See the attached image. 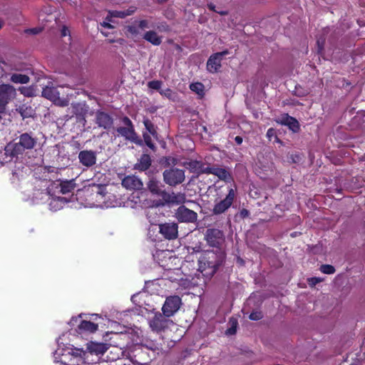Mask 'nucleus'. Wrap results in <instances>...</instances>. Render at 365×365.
<instances>
[{
	"mask_svg": "<svg viewBox=\"0 0 365 365\" xmlns=\"http://www.w3.org/2000/svg\"><path fill=\"white\" fill-rule=\"evenodd\" d=\"M25 150L20 145L19 143H9L4 148V155L6 158H22Z\"/></svg>",
	"mask_w": 365,
	"mask_h": 365,
	"instance_id": "9b49d317",
	"label": "nucleus"
},
{
	"mask_svg": "<svg viewBox=\"0 0 365 365\" xmlns=\"http://www.w3.org/2000/svg\"><path fill=\"white\" fill-rule=\"evenodd\" d=\"M143 38L154 46H159L162 43V38L154 31L145 32Z\"/></svg>",
	"mask_w": 365,
	"mask_h": 365,
	"instance_id": "5701e85b",
	"label": "nucleus"
},
{
	"mask_svg": "<svg viewBox=\"0 0 365 365\" xmlns=\"http://www.w3.org/2000/svg\"><path fill=\"white\" fill-rule=\"evenodd\" d=\"M4 21L2 19H0V30L3 28V26H4Z\"/></svg>",
	"mask_w": 365,
	"mask_h": 365,
	"instance_id": "4d7b16f0",
	"label": "nucleus"
},
{
	"mask_svg": "<svg viewBox=\"0 0 365 365\" xmlns=\"http://www.w3.org/2000/svg\"><path fill=\"white\" fill-rule=\"evenodd\" d=\"M92 316L96 317V318L98 317L97 314H93Z\"/></svg>",
	"mask_w": 365,
	"mask_h": 365,
	"instance_id": "774afa93",
	"label": "nucleus"
},
{
	"mask_svg": "<svg viewBox=\"0 0 365 365\" xmlns=\"http://www.w3.org/2000/svg\"><path fill=\"white\" fill-rule=\"evenodd\" d=\"M18 143L25 150H31L35 147L37 139L32 137L29 133H24L21 134L19 137Z\"/></svg>",
	"mask_w": 365,
	"mask_h": 365,
	"instance_id": "412c9836",
	"label": "nucleus"
},
{
	"mask_svg": "<svg viewBox=\"0 0 365 365\" xmlns=\"http://www.w3.org/2000/svg\"><path fill=\"white\" fill-rule=\"evenodd\" d=\"M168 200L173 203L180 204L185 201V196L184 194L181 193H172L171 195H169Z\"/></svg>",
	"mask_w": 365,
	"mask_h": 365,
	"instance_id": "c756f323",
	"label": "nucleus"
},
{
	"mask_svg": "<svg viewBox=\"0 0 365 365\" xmlns=\"http://www.w3.org/2000/svg\"><path fill=\"white\" fill-rule=\"evenodd\" d=\"M148 187L149 190L154 195L159 196L164 195V192L160 188V182L153 179L150 180Z\"/></svg>",
	"mask_w": 365,
	"mask_h": 365,
	"instance_id": "b1692460",
	"label": "nucleus"
},
{
	"mask_svg": "<svg viewBox=\"0 0 365 365\" xmlns=\"http://www.w3.org/2000/svg\"><path fill=\"white\" fill-rule=\"evenodd\" d=\"M122 185L128 190H140L143 182L135 175H128L122 180Z\"/></svg>",
	"mask_w": 365,
	"mask_h": 365,
	"instance_id": "6ab92c4d",
	"label": "nucleus"
},
{
	"mask_svg": "<svg viewBox=\"0 0 365 365\" xmlns=\"http://www.w3.org/2000/svg\"><path fill=\"white\" fill-rule=\"evenodd\" d=\"M150 161H140L139 163H137L135 165V168L136 169H139L140 170H146L150 166Z\"/></svg>",
	"mask_w": 365,
	"mask_h": 365,
	"instance_id": "4c0bfd02",
	"label": "nucleus"
},
{
	"mask_svg": "<svg viewBox=\"0 0 365 365\" xmlns=\"http://www.w3.org/2000/svg\"><path fill=\"white\" fill-rule=\"evenodd\" d=\"M19 91L26 97H31L34 94V91L32 87L21 86L19 88Z\"/></svg>",
	"mask_w": 365,
	"mask_h": 365,
	"instance_id": "473e14b6",
	"label": "nucleus"
},
{
	"mask_svg": "<svg viewBox=\"0 0 365 365\" xmlns=\"http://www.w3.org/2000/svg\"><path fill=\"white\" fill-rule=\"evenodd\" d=\"M230 322L231 324V327L226 331V334L232 335L236 332L237 322L235 319H231Z\"/></svg>",
	"mask_w": 365,
	"mask_h": 365,
	"instance_id": "58836bf2",
	"label": "nucleus"
},
{
	"mask_svg": "<svg viewBox=\"0 0 365 365\" xmlns=\"http://www.w3.org/2000/svg\"><path fill=\"white\" fill-rule=\"evenodd\" d=\"M44 193H46V189L42 191L36 190L34 194V200L38 202L46 199L50 200L49 207L53 211L59 210L68 202L65 197H59L57 195L45 196Z\"/></svg>",
	"mask_w": 365,
	"mask_h": 365,
	"instance_id": "20e7f679",
	"label": "nucleus"
},
{
	"mask_svg": "<svg viewBox=\"0 0 365 365\" xmlns=\"http://www.w3.org/2000/svg\"><path fill=\"white\" fill-rule=\"evenodd\" d=\"M162 254L164 255H167L168 253H167L165 252H162Z\"/></svg>",
	"mask_w": 365,
	"mask_h": 365,
	"instance_id": "0e129e2a",
	"label": "nucleus"
},
{
	"mask_svg": "<svg viewBox=\"0 0 365 365\" xmlns=\"http://www.w3.org/2000/svg\"><path fill=\"white\" fill-rule=\"evenodd\" d=\"M160 233L168 239H174L178 236V227L175 223H166L160 225Z\"/></svg>",
	"mask_w": 365,
	"mask_h": 365,
	"instance_id": "aec40b11",
	"label": "nucleus"
},
{
	"mask_svg": "<svg viewBox=\"0 0 365 365\" xmlns=\"http://www.w3.org/2000/svg\"><path fill=\"white\" fill-rule=\"evenodd\" d=\"M101 25H102L103 27H106V28H108V29H111V28H113V26H111V24H110L109 23H107V22H103Z\"/></svg>",
	"mask_w": 365,
	"mask_h": 365,
	"instance_id": "5fc2aeb1",
	"label": "nucleus"
},
{
	"mask_svg": "<svg viewBox=\"0 0 365 365\" xmlns=\"http://www.w3.org/2000/svg\"><path fill=\"white\" fill-rule=\"evenodd\" d=\"M69 324L71 327H77L76 331L79 334H92L97 331L98 324L92 322L87 319H82V315L72 317Z\"/></svg>",
	"mask_w": 365,
	"mask_h": 365,
	"instance_id": "39448f33",
	"label": "nucleus"
},
{
	"mask_svg": "<svg viewBox=\"0 0 365 365\" xmlns=\"http://www.w3.org/2000/svg\"><path fill=\"white\" fill-rule=\"evenodd\" d=\"M228 53H229L228 50H224L221 52L215 53V56H217L219 58L222 59V57L226 56Z\"/></svg>",
	"mask_w": 365,
	"mask_h": 365,
	"instance_id": "09e8293b",
	"label": "nucleus"
},
{
	"mask_svg": "<svg viewBox=\"0 0 365 365\" xmlns=\"http://www.w3.org/2000/svg\"><path fill=\"white\" fill-rule=\"evenodd\" d=\"M67 32H68V30L66 27H63L61 31V35L63 36H66L67 35Z\"/></svg>",
	"mask_w": 365,
	"mask_h": 365,
	"instance_id": "864d4df0",
	"label": "nucleus"
},
{
	"mask_svg": "<svg viewBox=\"0 0 365 365\" xmlns=\"http://www.w3.org/2000/svg\"><path fill=\"white\" fill-rule=\"evenodd\" d=\"M110 43H113V42H115V41L114 40H110Z\"/></svg>",
	"mask_w": 365,
	"mask_h": 365,
	"instance_id": "69168bd1",
	"label": "nucleus"
},
{
	"mask_svg": "<svg viewBox=\"0 0 365 365\" xmlns=\"http://www.w3.org/2000/svg\"><path fill=\"white\" fill-rule=\"evenodd\" d=\"M235 193L233 189H230L227 197L223 200L217 203L214 208L213 212L215 214H221L227 210L232 205Z\"/></svg>",
	"mask_w": 365,
	"mask_h": 365,
	"instance_id": "ddd939ff",
	"label": "nucleus"
},
{
	"mask_svg": "<svg viewBox=\"0 0 365 365\" xmlns=\"http://www.w3.org/2000/svg\"><path fill=\"white\" fill-rule=\"evenodd\" d=\"M320 271L324 274H331L335 272V269L331 265L324 264L321 266Z\"/></svg>",
	"mask_w": 365,
	"mask_h": 365,
	"instance_id": "e433bc0d",
	"label": "nucleus"
},
{
	"mask_svg": "<svg viewBox=\"0 0 365 365\" xmlns=\"http://www.w3.org/2000/svg\"><path fill=\"white\" fill-rule=\"evenodd\" d=\"M110 14L114 17L118 18H124L127 16V14H125L124 11H113L110 12Z\"/></svg>",
	"mask_w": 365,
	"mask_h": 365,
	"instance_id": "c03bdc74",
	"label": "nucleus"
},
{
	"mask_svg": "<svg viewBox=\"0 0 365 365\" xmlns=\"http://www.w3.org/2000/svg\"><path fill=\"white\" fill-rule=\"evenodd\" d=\"M96 123L99 127L109 130L113 126V119L108 113L98 110L96 114Z\"/></svg>",
	"mask_w": 365,
	"mask_h": 365,
	"instance_id": "dca6fc26",
	"label": "nucleus"
},
{
	"mask_svg": "<svg viewBox=\"0 0 365 365\" xmlns=\"http://www.w3.org/2000/svg\"><path fill=\"white\" fill-rule=\"evenodd\" d=\"M10 81L14 83L26 84L30 81V78L26 74L13 73Z\"/></svg>",
	"mask_w": 365,
	"mask_h": 365,
	"instance_id": "393cba45",
	"label": "nucleus"
},
{
	"mask_svg": "<svg viewBox=\"0 0 365 365\" xmlns=\"http://www.w3.org/2000/svg\"><path fill=\"white\" fill-rule=\"evenodd\" d=\"M142 294H134L132 298H131V300L134 302V303H139V302H138V299L141 296Z\"/></svg>",
	"mask_w": 365,
	"mask_h": 365,
	"instance_id": "8fccbe9b",
	"label": "nucleus"
},
{
	"mask_svg": "<svg viewBox=\"0 0 365 365\" xmlns=\"http://www.w3.org/2000/svg\"><path fill=\"white\" fill-rule=\"evenodd\" d=\"M286 125L294 133H298L300 130L299 123L298 120L294 117Z\"/></svg>",
	"mask_w": 365,
	"mask_h": 365,
	"instance_id": "2f4dec72",
	"label": "nucleus"
},
{
	"mask_svg": "<svg viewBox=\"0 0 365 365\" xmlns=\"http://www.w3.org/2000/svg\"><path fill=\"white\" fill-rule=\"evenodd\" d=\"M175 216L180 222H193L197 218L196 212L185 206H180L178 208Z\"/></svg>",
	"mask_w": 365,
	"mask_h": 365,
	"instance_id": "2eb2a0df",
	"label": "nucleus"
},
{
	"mask_svg": "<svg viewBox=\"0 0 365 365\" xmlns=\"http://www.w3.org/2000/svg\"><path fill=\"white\" fill-rule=\"evenodd\" d=\"M163 176L165 182L170 185L181 183L185 179L184 172L180 169L165 170Z\"/></svg>",
	"mask_w": 365,
	"mask_h": 365,
	"instance_id": "9d476101",
	"label": "nucleus"
},
{
	"mask_svg": "<svg viewBox=\"0 0 365 365\" xmlns=\"http://www.w3.org/2000/svg\"><path fill=\"white\" fill-rule=\"evenodd\" d=\"M322 279L319 277H312L308 279V283L311 287L315 286L317 284L321 282Z\"/></svg>",
	"mask_w": 365,
	"mask_h": 365,
	"instance_id": "37998d69",
	"label": "nucleus"
},
{
	"mask_svg": "<svg viewBox=\"0 0 365 365\" xmlns=\"http://www.w3.org/2000/svg\"><path fill=\"white\" fill-rule=\"evenodd\" d=\"M4 165V163L2 161H0V168Z\"/></svg>",
	"mask_w": 365,
	"mask_h": 365,
	"instance_id": "e2e57ef3",
	"label": "nucleus"
},
{
	"mask_svg": "<svg viewBox=\"0 0 365 365\" xmlns=\"http://www.w3.org/2000/svg\"><path fill=\"white\" fill-rule=\"evenodd\" d=\"M138 27L141 29L148 28V23L146 20H140L138 23Z\"/></svg>",
	"mask_w": 365,
	"mask_h": 365,
	"instance_id": "a18cd8bd",
	"label": "nucleus"
},
{
	"mask_svg": "<svg viewBox=\"0 0 365 365\" xmlns=\"http://www.w3.org/2000/svg\"><path fill=\"white\" fill-rule=\"evenodd\" d=\"M210 255L213 256V253H208L207 259H210ZM207 257H203L199 261V270L201 272H205L204 275L212 276L216 272L218 264L213 263L212 262L207 261Z\"/></svg>",
	"mask_w": 365,
	"mask_h": 365,
	"instance_id": "f8f14e48",
	"label": "nucleus"
},
{
	"mask_svg": "<svg viewBox=\"0 0 365 365\" xmlns=\"http://www.w3.org/2000/svg\"><path fill=\"white\" fill-rule=\"evenodd\" d=\"M96 153L93 150H82L78 154V160H96Z\"/></svg>",
	"mask_w": 365,
	"mask_h": 365,
	"instance_id": "cd10ccee",
	"label": "nucleus"
},
{
	"mask_svg": "<svg viewBox=\"0 0 365 365\" xmlns=\"http://www.w3.org/2000/svg\"><path fill=\"white\" fill-rule=\"evenodd\" d=\"M235 141L237 143V145H241L243 141V139L241 136L237 135L235 138Z\"/></svg>",
	"mask_w": 365,
	"mask_h": 365,
	"instance_id": "3c124183",
	"label": "nucleus"
},
{
	"mask_svg": "<svg viewBox=\"0 0 365 365\" xmlns=\"http://www.w3.org/2000/svg\"><path fill=\"white\" fill-rule=\"evenodd\" d=\"M262 314L261 312H254L251 313L250 315V319L251 320H259V319H262Z\"/></svg>",
	"mask_w": 365,
	"mask_h": 365,
	"instance_id": "79ce46f5",
	"label": "nucleus"
},
{
	"mask_svg": "<svg viewBox=\"0 0 365 365\" xmlns=\"http://www.w3.org/2000/svg\"><path fill=\"white\" fill-rule=\"evenodd\" d=\"M171 93V90L170 88H167L164 93L165 96L170 95Z\"/></svg>",
	"mask_w": 365,
	"mask_h": 365,
	"instance_id": "13d9d810",
	"label": "nucleus"
},
{
	"mask_svg": "<svg viewBox=\"0 0 365 365\" xmlns=\"http://www.w3.org/2000/svg\"><path fill=\"white\" fill-rule=\"evenodd\" d=\"M83 162H84L83 165L87 166V167L92 166L94 164V163H95V161H91V160L83 161Z\"/></svg>",
	"mask_w": 365,
	"mask_h": 365,
	"instance_id": "603ef678",
	"label": "nucleus"
},
{
	"mask_svg": "<svg viewBox=\"0 0 365 365\" xmlns=\"http://www.w3.org/2000/svg\"><path fill=\"white\" fill-rule=\"evenodd\" d=\"M143 140H144V142L145 143V145L150 148L152 150L155 151V144L152 142V139H151V135L147 133H143Z\"/></svg>",
	"mask_w": 365,
	"mask_h": 365,
	"instance_id": "72a5a7b5",
	"label": "nucleus"
},
{
	"mask_svg": "<svg viewBox=\"0 0 365 365\" xmlns=\"http://www.w3.org/2000/svg\"><path fill=\"white\" fill-rule=\"evenodd\" d=\"M181 304V299L178 296H172L168 297L162 308L163 314L165 317H170L173 315L180 308Z\"/></svg>",
	"mask_w": 365,
	"mask_h": 365,
	"instance_id": "1a4fd4ad",
	"label": "nucleus"
},
{
	"mask_svg": "<svg viewBox=\"0 0 365 365\" xmlns=\"http://www.w3.org/2000/svg\"><path fill=\"white\" fill-rule=\"evenodd\" d=\"M122 122L125 126L117 128L116 131L118 133L125 139L135 143H141V140L138 139V138L135 131L134 126L131 120L128 117L124 116L122 118Z\"/></svg>",
	"mask_w": 365,
	"mask_h": 365,
	"instance_id": "423d86ee",
	"label": "nucleus"
},
{
	"mask_svg": "<svg viewBox=\"0 0 365 365\" xmlns=\"http://www.w3.org/2000/svg\"><path fill=\"white\" fill-rule=\"evenodd\" d=\"M222 58L215 56V53L211 55L207 62V69L210 73H216L221 68Z\"/></svg>",
	"mask_w": 365,
	"mask_h": 365,
	"instance_id": "4be33fe9",
	"label": "nucleus"
},
{
	"mask_svg": "<svg viewBox=\"0 0 365 365\" xmlns=\"http://www.w3.org/2000/svg\"><path fill=\"white\" fill-rule=\"evenodd\" d=\"M19 112L24 119L33 117V115H34V110L31 108V106H26L25 104H23L21 106H19Z\"/></svg>",
	"mask_w": 365,
	"mask_h": 365,
	"instance_id": "bb28decb",
	"label": "nucleus"
},
{
	"mask_svg": "<svg viewBox=\"0 0 365 365\" xmlns=\"http://www.w3.org/2000/svg\"><path fill=\"white\" fill-rule=\"evenodd\" d=\"M143 123L150 135L153 138H158V132L156 126L152 123V121L148 118H143Z\"/></svg>",
	"mask_w": 365,
	"mask_h": 365,
	"instance_id": "a878e982",
	"label": "nucleus"
},
{
	"mask_svg": "<svg viewBox=\"0 0 365 365\" xmlns=\"http://www.w3.org/2000/svg\"><path fill=\"white\" fill-rule=\"evenodd\" d=\"M56 91L53 88L46 86L42 91V96L48 100L54 101L56 97Z\"/></svg>",
	"mask_w": 365,
	"mask_h": 365,
	"instance_id": "c85d7f7f",
	"label": "nucleus"
},
{
	"mask_svg": "<svg viewBox=\"0 0 365 365\" xmlns=\"http://www.w3.org/2000/svg\"><path fill=\"white\" fill-rule=\"evenodd\" d=\"M168 0H158V1L159 4H163L164 2H166Z\"/></svg>",
	"mask_w": 365,
	"mask_h": 365,
	"instance_id": "052dcab7",
	"label": "nucleus"
},
{
	"mask_svg": "<svg viewBox=\"0 0 365 365\" xmlns=\"http://www.w3.org/2000/svg\"><path fill=\"white\" fill-rule=\"evenodd\" d=\"M16 91L10 85L2 83L0 85V108L5 110L7 104L16 98Z\"/></svg>",
	"mask_w": 365,
	"mask_h": 365,
	"instance_id": "0eeeda50",
	"label": "nucleus"
},
{
	"mask_svg": "<svg viewBox=\"0 0 365 365\" xmlns=\"http://www.w3.org/2000/svg\"><path fill=\"white\" fill-rule=\"evenodd\" d=\"M140 160H150V156L147 154H143Z\"/></svg>",
	"mask_w": 365,
	"mask_h": 365,
	"instance_id": "6e6d98bb",
	"label": "nucleus"
},
{
	"mask_svg": "<svg viewBox=\"0 0 365 365\" xmlns=\"http://www.w3.org/2000/svg\"><path fill=\"white\" fill-rule=\"evenodd\" d=\"M293 117L290 116L287 113H284L281 115V117L276 120V122L278 124L286 125L287 123L292 120Z\"/></svg>",
	"mask_w": 365,
	"mask_h": 365,
	"instance_id": "f704fd0d",
	"label": "nucleus"
},
{
	"mask_svg": "<svg viewBox=\"0 0 365 365\" xmlns=\"http://www.w3.org/2000/svg\"><path fill=\"white\" fill-rule=\"evenodd\" d=\"M60 340L61 338L58 340V348L53 354L56 362L64 365H84L88 363L87 351Z\"/></svg>",
	"mask_w": 365,
	"mask_h": 365,
	"instance_id": "f03ea898",
	"label": "nucleus"
},
{
	"mask_svg": "<svg viewBox=\"0 0 365 365\" xmlns=\"http://www.w3.org/2000/svg\"><path fill=\"white\" fill-rule=\"evenodd\" d=\"M41 31L40 28H33L27 30V32L32 34H37Z\"/></svg>",
	"mask_w": 365,
	"mask_h": 365,
	"instance_id": "49530a36",
	"label": "nucleus"
},
{
	"mask_svg": "<svg viewBox=\"0 0 365 365\" xmlns=\"http://www.w3.org/2000/svg\"><path fill=\"white\" fill-rule=\"evenodd\" d=\"M190 89L200 96L204 95V85L202 83H192L190 85Z\"/></svg>",
	"mask_w": 365,
	"mask_h": 365,
	"instance_id": "7c9ffc66",
	"label": "nucleus"
},
{
	"mask_svg": "<svg viewBox=\"0 0 365 365\" xmlns=\"http://www.w3.org/2000/svg\"><path fill=\"white\" fill-rule=\"evenodd\" d=\"M160 94H161V95H163V91H160Z\"/></svg>",
	"mask_w": 365,
	"mask_h": 365,
	"instance_id": "338daca9",
	"label": "nucleus"
},
{
	"mask_svg": "<svg viewBox=\"0 0 365 365\" xmlns=\"http://www.w3.org/2000/svg\"><path fill=\"white\" fill-rule=\"evenodd\" d=\"M108 349V345L105 343L91 341L86 344L87 353L95 355H103Z\"/></svg>",
	"mask_w": 365,
	"mask_h": 365,
	"instance_id": "a211bd4d",
	"label": "nucleus"
},
{
	"mask_svg": "<svg viewBox=\"0 0 365 365\" xmlns=\"http://www.w3.org/2000/svg\"><path fill=\"white\" fill-rule=\"evenodd\" d=\"M128 31L131 33L132 34H138V29L134 26H129Z\"/></svg>",
	"mask_w": 365,
	"mask_h": 365,
	"instance_id": "de8ad7c7",
	"label": "nucleus"
},
{
	"mask_svg": "<svg viewBox=\"0 0 365 365\" xmlns=\"http://www.w3.org/2000/svg\"><path fill=\"white\" fill-rule=\"evenodd\" d=\"M206 240L210 245L217 247L223 241V234L217 229H209L206 232Z\"/></svg>",
	"mask_w": 365,
	"mask_h": 365,
	"instance_id": "f3484780",
	"label": "nucleus"
},
{
	"mask_svg": "<svg viewBox=\"0 0 365 365\" xmlns=\"http://www.w3.org/2000/svg\"><path fill=\"white\" fill-rule=\"evenodd\" d=\"M267 137L268 138V139L269 140H271L272 138H274L277 142L281 143V141L279 140V139L277 136V133H276L275 129L273 128H269L267 130Z\"/></svg>",
	"mask_w": 365,
	"mask_h": 365,
	"instance_id": "ea45409f",
	"label": "nucleus"
},
{
	"mask_svg": "<svg viewBox=\"0 0 365 365\" xmlns=\"http://www.w3.org/2000/svg\"><path fill=\"white\" fill-rule=\"evenodd\" d=\"M57 168L48 165L41 166L38 167L36 172L35 175L43 173L41 178H43L42 180L39 181V185L41 187H46V193H44L45 196L48 195H55L58 194H67L73 191L76 187V183L73 180H66V181H52L51 180H48L49 174L56 173ZM41 178V176H39Z\"/></svg>",
	"mask_w": 365,
	"mask_h": 365,
	"instance_id": "f257e3e1",
	"label": "nucleus"
},
{
	"mask_svg": "<svg viewBox=\"0 0 365 365\" xmlns=\"http://www.w3.org/2000/svg\"><path fill=\"white\" fill-rule=\"evenodd\" d=\"M173 324V322L160 313H155L149 319V325L151 329L158 332Z\"/></svg>",
	"mask_w": 365,
	"mask_h": 365,
	"instance_id": "6e6552de",
	"label": "nucleus"
},
{
	"mask_svg": "<svg viewBox=\"0 0 365 365\" xmlns=\"http://www.w3.org/2000/svg\"><path fill=\"white\" fill-rule=\"evenodd\" d=\"M209 9L212 11H214L215 10V6L213 4H210L208 6Z\"/></svg>",
	"mask_w": 365,
	"mask_h": 365,
	"instance_id": "bf43d9fd",
	"label": "nucleus"
},
{
	"mask_svg": "<svg viewBox=\"0 0 365 365\" xmlns=\"http://www.w3.org/2000/svg\"><path fill=\"white\" fill-rule=\"evenodd\" d=\"M317 52L319 54H322L324 48V39H318L317 41Z\"/></svg>",
	"mask_w": 365,
	"mask_h": 365,
	"instance_id": "a19ab883",
	"label": "nucleus"
},
{
	"mask_svg": "<svg viewBox=\"0 0 365 365\" xmlns=\"http://www.w3.org/2000/svg\"><path fill=\"white\" fill-rule=\"evenodd\" d=\"M113 197L110 193H108L106 191L104 187H98V190L96 192V198L98 202V206L101 207H114L115 205L112 202H110V200Z\"/></svg>",
	"mask_w": 365,
	"mask_h": 365,
	"instance_id": "4468645a",
	"label": "nucleus"
},
{
	"mask_svg": "<svg viewBox=\"0 0 365 365\" xmlns=\"http://www.w3.org/2000/svg\"><path fill=\"white\" fill-rule=\"evenodd\" d=\"M163 82L158 80H154L148 83V87L151 89L159 91L161 88Z\"/></svg>",
	"mask_w": 365,
	"mask_h": 365,
	"instance_id": "c9c22d12",
	"label": "nucleus"
},
{
	"mask_svg": "<svg viewBox=\"0 0 365 365\" xmlns=\"http://www.w3.org/2000/svg\"><path fill=\"white\" fill-rule=\"evenodd\" d=\"M202 163V161H190L189 166L197 174L212 173L224 180L230 178V174L227 170L221 168H210Z\"/></svg>",
	"mask_w": 365,
	"mask_h": 365,
	"instance_id": "7ed1b4c3",
	"label": "nucleus"
},
{
	"mask_svg": "<svg viewBox=\"0 0 365 365\" xmlns=\"http://www.w3.org/2000/svg\"><path fill=\"white\" fill-rule=\"evenodd\" d=\"M161 160H170V158L168 157H163Z\"/></svg>",
	"mask_w": 365,
	"mask_h": 365,
	"instance_id": "680f3d73",
	"label": "nucleus"
}]
</instances>
